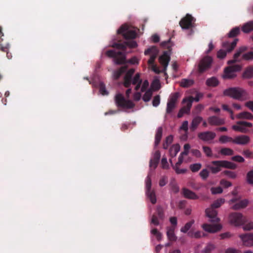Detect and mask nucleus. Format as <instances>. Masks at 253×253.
<instances>
[{"instance_id":"nucleus-1","label":"nucleus","mask_w":253,"mask_h":253,"mask_svg":"<svg viewBox=\"0 0 253 253\" xmlns=\"http://www.w3.org/2000/svg\"><path fill=\"white\" fill-rule=\"evenodd\" d=\"M134 72V70L131 69L126 74L124 85L126 87H129L131 84L134 85L135 92L133 94L134 100L138 101L141 97V93L145 92L142 99L145 102L149 101L152 95V90H157L160 87V82L156 79L153 81L151 88L149 87V82L147 80H142L140 79V74L137 73L133 78L132 76Z\"/></svg>"},{"instance_id":"nucleus-2","label":"nucleus","mask_w":253,"mask_h":253,"mask_svg":"<svg viewBox=\"0 0 253 253\" xmlns=\"http://www.w3.org/2000/svg\"><path fill=\"white\" fill-rule=\"evenodd\" d=\"M158 49L155 46H152L144 51L145 55L150 56V59L148 61L149 68L155 73L158 74L162 71L154 63V61L158 55ZM170 52L165 51L159 58L160 63L163 66L162 71L165 72L168 66L170 60Z\"/></svg>"},{"instance_id":"nucleus-3","label":"nucleus","mask_w":253,"mask_h":253,"mask_svg":"<svg viewBox=\"0 0 253 253\" xmlns=\"http://www.w3.org/2000/svg\"><path fill=\"white\" fill-rule=\"evenodd\" d=\"M224 95L228 96L235 99L244 100L248 98V93L247 91L240 87H231L225 90Z\"/></svg>"},{"instance_id":"nucleus-4","label":"nucleus","mask_w":253,"mask_h":253,"mask_svg":"<svg viewBox=\"0 0 253 253\" xmlns=\"http://www.w3.org/2000/svg\"><path fill=\"white\" fill-rule=\"evenodd\" d=\"M137 30L135 28L125 24L118 29L117 32L122 34L126 39H134L136 37Z\"/></svg>"},{"instance_id":"nucleus-5","label":"nucleus","mask_w":253,"mask_h":253,"mask_svg":"<svg viewBox=\"0 0 253 253\" xmlns=\"http://www.w3.org/2000/svg\"><path fill=\"white\" fill-rule=\"evenodd\" d=\"M228 221L234 226H240L245 222L246 218L240 212H232L229 214Z\"/></svg>"},{"instance_id":"nucleus-6","label":"nucleus","mask_w":253,"mask_h":253,"mask_svg":"<svg viewBox=\"0 0 253 253\" xmlns=\"http://www.w3.org/2000/svg\"><path fill=\"white\" fill-rule=\"evenodd\" d=\"M115 101L117 106L124 109H130L134 106V104L132 101L126 100L123 95L120 93L116 95Z\"/></svg>"},{"instance_id":"nucleus-7","label":"nucleus","mask_w":253,"mask_h":253,"mask_svg":"<svg viewBox=\"0 0 253 253\" xmlns=\"http://www.w3.org/2000/svg\"><path fill=\"white\" fill-rule=\"evenodd\" d=\"M253 126L251 123L245 121H238L235 125L232 126V128L238 132L242 133H246L249 131V128Z\"/></svg>"},{"instance_id":"nucleus-8","label":"nucleus","mask_w":253,"mask_h":253,"mask_svg":"<svg viewBox=\"0 0 253 253\" xmlns=\"http://www.w3.org/2000/svg\"><path fill=\"white\" fill-rule=\"evenodd\" d=\"M241 67L239 65H234L227 67L224 70L223 78L225 79H229L236 76V72L241 70Z\"/></svg>"},{"instance_id":"nucleus-9","label":"nucleus","mask_w":253,"mask_h":253,"mask_svg":"<svg viewBox=\"0 0 253 253\" xmlns=\"http://www.w3.org/2000/svg\"><path fill=\"white\" fill-rule=\"evenodd\" d=\"M146 193L148 198L150 199L152 204L156 202V198L155 194L153 191L151 190V180L150 174H148L145 180Z\"/></svg>"},{"instance_id":"nucleus-10","label":"nucleus","mask_w":253,"mask_h":253,"mask_svg":"<svg viewBox=\"0 0 253 253\" xmlns=\"http://www.w3.org/2000/svg\"><path fill=\"white\" fill-rule=\"evenodd\" d=\"M228 203L231 206L232 209L237 210L246 207L249 204V202L246 199L237 201L235 199H232L229 201Z\"/></svg>"},{"instance_id":"nucleus-11","label":"nucleus","mask_w":253,"mask_h":253,"mask_svg":"<svg viewBox=\"0 0 253 253\" xmlns=\"http://www.w3.org/2000/svg\"><path fill=\"white\" fill-rule=\"evenodd\" d=\"M106 54L109 57H115L116 59L115 62L116 64H122L126 61L125 55L120 52H116L115 50H109L107 52Z\"/></svg>"},{"instance_id":"nucleus-12","label":"nucleus","mask_w":253,"mask_h":253,"mask_svg":"<svg viewBox=\"0 0 253 253\" xmlns=\"http://www.w3.org/2000/svg\"><path fill=\"white\" fill-rule=\"evenodd\" d=\"M202 228L206 232L209 233H216L219 231L222 228V225L216 222V224H204L202 226Z\"/></svg>"},{"instance_id":"nucleus-13","label":"nucleus","mask_w":253,"mask_h":253,"mask_svg":"<svg viewBox=\"0 0 253 253\" xmlns=\"http://www.w3.org/2000/svg\"><path fill=\"white\" fill-rule=\"evenodd\" d=\"M194 22V18L191 15L187 14L180 20L179 24L182 29H187L193 26Z\"/></svg>"},{"instance_id":"nucleus-14","label":"nucleus","mask_w":253,"mask_h":253,"mask_svg":"<svg viewBox=\"0 0 253 253\" xmlns=\"http://www.w3.org/2000/svg\"><path fill=\"white\" fill-rule=\"evenodd\" d=\"M212 61V58L210 56H207L202 59L198 65L199 71L202 73L209 69L211 67Z\"/></svg>"},{"instance_id":"nucleus-15","label":"nucleus","mask_w":253,"mask_h":253,"mask_svg":"<svg viewBox=\"0 0 253 253\" xmlns=\"http://www.w3.org/2000/svg\"><path fill=\"white\" fill-rule=\"evenodd\" d=\"M243 244L247 247H253V233H249L239 235Z\"/></svg>"},{"instance_id":"nucleus-16","label":"nucleus","mask_w":253,"mask_h":253,"mask_svg":"<svg viewBox=\"0 0 253 253\" xmlns=\"http://www.w3.org/2000/svg\"><path fill=\"white\" fill-rule=\"evenodd\" d=\"M206 215L211 222H219L220 221V219L217 217V211L211 207L206 210Z\"/></svg>"},{"instance_id":"nucleus-17","label":"nucleus","mask_w":253,"mask_h":253,"mask_svg":"<svg viewBox=\"0 0 253 253\" xmlns=\"http://www.w3.org/2000/svg\"><path fill=\"white\" fill-rule=\"evenodd\" d=\"M250 138L246 135H240L236 136L233 140V143L238 145H245L249 143Z\"/></svg>"},{"instance_id":"nucleus-18","label":"nucleus","mask_w":253,"mask_h":253,"mask_svg":"<svg viewBox=\"0 0 253 253\" xmlns=\"http://www.w3.org/2000/svg\"><path fill=\"white\" fill-rule=\"evenodd\" d=\"M216 136V134L212 131H205L199 133V138L203 141L210 142Z\"/></svg>"},{"instance_id":"nucleus-19","label":"nucleus","mask_w":253,"mask_h":253,"mask_svg":"<svg viewBox=\"0 0 253 253\" xmlns=\"http://www.w3.org/2000/svg\"><path fill=\"white\" fill-rule=\"evenodd\" d=\"M182 103L184 105L181 110H183L184 114H189L193 103V98L191 96L187 97L183 99Z\"/></svg>"},{"instance_id":"nucleus-20","label":"nucleus","mask_w":253,"mask_h":253,"mask_svg":"<svg viewBox=\"0 0 253 253\" xmlns=\"http://www.w3.org/2000/svg\"><path fill=\"white\" fill-rule=\"evenodd\" d=\"M112 46L113 47H116L118 49H122V50L125 51L126 46L130 48H135L137 47V44L136 42L132 41L126 42L125 43L115 44Z\"/></svg>"},{"instance_id":"nucleus-21","label":"nucleus","mask_w":253,"mask_h":253,"mask_svg":"<svg viewBox=\"0 0 253 253\" xmlns=\"http://www.w3.org/2000/svg\"><path fill=\"white\" fill-rule=\"evenodd\" d=\"M219 162L220 161H212L207 166L212 173H216L221 170V166Z\"/></svg>"},{"instance_id":"nucleus-22","label":"nucleus","mask_w":253,"mask_h":253,"mask_svg":"<svg viewBox=\"0 0 253 253\" xmlns=\"http://www.w3.org/2000/svg\"><path fill=\"white\" fill-rule=\"evenodd\" d=\"M246 46H243L241 47L234 54L233 59L228 61V64H230L239 61L240 59L239 58V57L243 54V53L245 50H246Z\"/></svg>"},{"instance_id":"nucleus-23","label":"nucleus","mask_w":253,"mask_h":253,"mask_svg":"<svg viewBox=\"0 0 253 253\" xmlns=\"http://www.w3.org/2000/svg\"><path fill=\"white\" fill-rule=\"evenodd\" d=\"M160 156V153L159 151H156L153 154V157L150 161L149 166L151 169H155L157 167Z\"/></svg>"},{"instance_id":"nucleus-24","label":"nucleus","mask_w":253,"mask_h":253,"mask_svg":"<svg viewBox=\"0 0 253 253\" xmlns=\"http://www.w3.org/2000/svg\"><path fill=\"white\" fill-rule=\"evenodd\" d=\"M158 217L153 216L151 219V223L154 225H158L160 223V220H163L164 218V214L163 210L161 208L158 209Z\"/></svg>"},{"instance_id":"nucleus-25","label":"nucleus","mask_w":253,"mask_h":253,"mask_svg":"<svg viewBox=\"0 0 253 253\" xmlns=\"http://www.w3.org/2000/svg\"><path fill=\"white\" fill-rule=\"evenodd\" d=\"M209 123L212 126H219L224 124V120L215 116H211L208 118Z\"/></svg>"},{"instance_id":"nucleus-26","label":"nucleus","mask_w":253,"mask_h":253,"mask_svg":"<svg viewBox=\"0 0 253 253\" xmlns=\"http://www.w3.org/2000/svg\"><path fill=\"white\" fill-rule=\"evenodd\" d=\"M183 148L184 151L182 153H181L180 155L178 157V165L181 164L183 163V157L184 156L188 155L189 152V150L191 148V146L189 144L187 143L184 145Z\"/></svg>"},{"instance_id":"nucleus-27","label":"nucleus","mask_w":253,"mask_h":253,"mask_svg":"<svg viewBox=\"0 0 253 253\" xmlns=\"http://www.w3.org/2000/svg\"><path fill=\"white\" fill-rule=\"evenodd\" d=\"M182 192L183 196L186 198L192 200H196L199 198L198 196H197L194 192L186 188H184L183 189Z\"/></svg>"},{"instance_id":"nucleus-28","label":"nucleus","mask_w":253,"mask_h":253,"mask_svg":"<svg viewBox=\"0 0 253 253\" xmlns=\"http://www.w3.org/2000/svg\"><path fill=\"white\" fill-rule=\"evenodd\" d=\"M237 41L238 40L235 39L232 42H223L222 48L228 52H231L236 46Z\"/></svg>"},{"instance_id":"nucleus-29","label":"nucleus","mask_w":253,"mask_h":253,"mask_svg":"<svg viewBox=\"0 0 253 253\" xmlns=\"http://www.w3.org/2000/svg\"><path fill=\"white\" fill-rule=\"evenodd\" d=\"M220 162L219 163L220 164L221 168H223L234 169L237 167L236 164L230 161L220 160Z\"/></svg>"},{"instance_id":"nucleus-30","label":"nucleus","mask_w":253,"mask_h":253,"mask_svg":"<svg viewBox=\"0 0 253 253\" xmlns=\"http://www.w3.org/2000/svg\"><path fill=\"white\" fill-rule=\"evenodd\" d=\"M236 119H246V120H253V115L248 112H243L239 113L236 116Z\"/></svg>"},{"instance_id":"nucleus-31","label":"nucleus","mask_w":253,"mask_h":253,"mask_svg":"<svg viewBox=\"0 0 253 253\" xmlns=\"http://www.w3.org/2000/svg\"><path fill=\"white\" fill-rule=\"evenodd\" d=\"M180 146L178 144H175L172 145L169 149V154L170 156L174 157L177 155V153L180 151Z\"/></svg>"},{"instance_id":"nucleus-32","label":"nucleus","mask_w":253,"mask_h":253,"mask_svg":"<svg viewBox=\"0 0 253 253\" xmlns=\"http://www.w3.org/2000/svg\"><path fill=\"white\" fill-rule=\"evenodd\" d=\"M242 30L245 33H248L253 30V21L247 22L242 27Z\"/></svg>"},{"instance_id":"nucleus-33","label":"nucleus","mask_w":253,"mask_h":253,"mask_svg":"<svg viewBox=\"0 0 253 253\" xmlns=\"http://www.w3.org/2000/svg\"><path fill=\"white\" fill-rule=\"evenodd\" d=\"M194 84V81L192 79H184L180 82V84L183 87H188Z\"/></svg>"},{"instance_id":"nucleus-34","label":"nucleus","mask_w":253,"mask_h":253,"mask_svg":"<svg viewBox=\"0 0 253 253\" xmlns=\"http://www.w3.org/2000/svg\"><path fill=\"white\" fill-rule=\"evenodd\" d=\"M219 153L223 156H231L233 155L234 151L229 148H223L220 149Z\"/></svg>"},{"instance_id":"nucleus-35","label":"nucleus","mask_w":253,"mask_h":253,"mask_svg":"<svg viewBox=\"0 0 253 253\" xmlns=\"http://www.w3.org/2000/svg\"><path fill=\"white\" fill-rule=\"evenodd\" d=\"M167 235L168 238L169 240L175 241L176 239V237L174 233V228H169L167 229Z\"/></svg>"},{"instance_id":"nucleus-36","label":"nucleus","mask_w":253,"mask_h":253,"mask_svg":"<svg viewBox=\"0 0 253 253\" xmlns=\"http://www.w3.org/2000/svg\"><path fill=\"white\" fill-rule=\"evenodd\" d=\"M218 81L215 77H212L208 79L206 81V84L210 86H215L218 84Z\"/></svg>"},{"instance_id":"nucleus-37","label":"nucleus","mask_w":253,"mask_h":253,"mask_svg":"<svg viewBox=\"0 0 253 253\" xmlns=\"http://www.w3.org/2000/svg\"><path fill=\"white\" fill-rule=\"evenodd\" d=\"M225 202V200L223 198H220L215 201L211 205V207L215 209L219 208L222 205H223Z\"/></svg>"},{"instance_id":"nucleus-38","label":"nucleus","mask_w":253,"mask_h":253,"mask_svg":"<svg viewBox=\"0 0 253 253\" xmlns=\"http://www.w3.org/2000/svg\"><path fill=\"white\" fill-rule=\"evenodd\" d=\"M162 135V128L161 127H159L157 129L156 134L155 135V145H158L159 143L161 137Z\"/></svg>"},{"instance_id":"nucleus-39","label":"nucleus","mask_w":253,"mask_h":253,"mask_svg":"<svg viewBox=\"0 0 253 253\" xmlns=\"http://www.w3.org/2000/svg\"><path fill=\"white\" fill-rule=\"evenodd\" d=\"M202 121V118L200 117H197L193 119L191 123V128L193 129H195L198 125Z\"/></svg>"},{"instance_id":"nucleus-40","label":"nucleus","mask_w":253,"mask_h":253,"mask_svg":"<svg viewBox=\"0 0 253 253\" xmlns=\"http://www.w3.org/2000/svg\"><path fill=\"white\" fill-rule=\"evenodd\" d=\"M151 234L152 237H154L156 239L160 241L162 239V234L158 231L156 229H152L151 230Z\"/></svg>"},{"instance_id":"nucleus-41","label":"nucleus","mask_w":253,"mask_h":253,"mask_svg":"<svg viewBox=\"0 0 253 253\" xmlns=\"http://www.w3.org/2000/svg\"><path fill=\"white\" fill-rule=\"evenodd\" d=\"M179 94L177 92L171 94L168 102L176 105L177 99L179 97Z\"/></svg>"},{"instance_id":"nucleus-42","label":"nucleus","mask_w":253,"mask_h":253,"mask_svg":"<svg viewBox=\"0 0 253 253\" xmlns=\"http://www.w3.org/2000/svg\"><path fill=\"white\" fill-rule=\"evenodd\" d=\"M126 70V67H122L119 70L114 72L113 73V77L115 79L119 78L120 76Z\"/></svg>"},{"instance_id":"nucleus-43","label":"nucleus","mask_w":253,"mask_h":253,"mask_svg":"<svg viewBox=\"0 0 253 253\" xmlns=\"http://www.w3.org/2000/svg\"><path fill=\"white\" fill-rule=\"evenodd\" d=\"M233 139L226 135H222L219 137V141L221 143H226L232 142L233 143Z\"/></svg>"},{"instance_id":"nucleus-44","label":"nucleus","mask_w":253,"mask_h":253,"mask_svg":"<svg viewBox=\"0 0 253 253\" xmlns=\"http://www.w3.org/2000/svg\"><path fill=\"white\" fill-rule=\"evenodd\" d=\"M222 174L227 176L228 177L235 179L237 177V173L232 171L225 170L222 172Z\"/></svg>"},{"instance_id":"nucleus-45","label":"nucleus","mask_w":253,"mask_h":253,"mask_svg":"<svg viewBox=\"0 0 253 253\" xmlns=\"http://www.w3.org/2000/svg\"><path fill=\"white\" fill-rule=\"evenodd\" d=\"M194 220H192L190 221L187 222L184 227H182L180 229V231L182 232L186 233L187 232L190 228L191 227L192 225L194 224Z\"/></svg>"},{"instance_id":"nucleus-46","label":"nucleus","mask_w":253,"mask_h":253,"mask_svg":"<svg viewBox=\"0 0 253 253\" xmlns=\"http://www.w3.org/2000/svg\"><path fill=\"white\" fill-rule=\"evenodd\" d=\"M243 76L245 78H251L253 76V68H248L244 72Z\"/></svg>"},{"instance_id":"nucleus-47","label":"nucleus","mask_w":253,"mask_h":253,"mask_svg":"<svg viewBox=\"0 0 253 253\" xmlns=\"http://www.w3.org/2000/svg\"><path fill=\"white\" fill-rule=\"evenodd\" d=\"M173 136L172 135L168 136L165 140V143L163 144V148L165 149L168 148V146L169 144H170L173 141Z\"/></svg>"},{"instance_id":"nucleus-48","label":"nucleus","mask_w":253,"mask_h":253,"mask_svg":"<svg viewBox=\"0 0 253 253\" xmlns=\"http://www.w3.org/2000/svg\"><path fill=\"white\" fill-rule=\"evenodd\" d=\"M202 232L199 231L196 232H189L188 233V235L189 237L195 238H200L202 237Z\"/></svg>"},{"instance_id":"nucleus-49","label":"nucleus","mask_w":253,"mask_h":253,"mask_svg":"<svg viewBox=\"0 0 253 253\" xmlns=\"http://www.w3.org/2000/svg\"><path fill=\"white\" fill-rule=\"evenodd\" d=\"M243 229L244 231H250L253 230V221H251L243 224Z\"/></svg>"},{"instance_id":"nucleus-50","label":"nucleus","mask_w":253,"mask_h":253,"mask_svg":"<svg viewBox=\"0 0 253 253\" xmlns=\"http://www.w3.org/2000/svg\"><path fill=\"white\" fill-rule=\"evenodd\" d=\"M240 33V29L238 27H236L232 29L228 34L229 37H234L238 35Z\"/></svg>"},{"instance_id":"nucleus-51","label":"nucleus","mask_w":253,"mask_h":253,"mask_svg":"<svg viewBox=\"0 0 253 253\" xmlns=\"http://www.w3.org/2000/svg\"><path fill=\"white\" fill-rule=\"evenodd\" d=\"M202 165L200 163H196L190 166V169L193 172L198 171L201 168Z\"/></svg>"},{"instance_id":"nucleus-52","label":"nucleus","mask_w":253,"mask_h":253,"mask_svg":"<svg viewBox=\"0 0 253 253\" xmlns=\"http://www.w3.org/2000/svg\"><path fill=\"white\" fill-rule=\"evenodd\" d=\"M203 150L204 152L205 153V155L207 157H212V150L211 148L207 146H203Z\"/></svg>"},{"instance_id":"nucleus-53","label":"nucleus","mask_w":253,"mask_h":253,"mask_svg":"<svg viewBox=\"0 0 253 253\" xmlns=\"http://www.w3.org/2000/svg\"><path fill=\"white\" fill-rule=\"evenodd\" d=\"M181 164L178 165V162L176 163L175 166L174 167V169L175 170V172L177 174H181L184 173L186 172L187 169H180L178 167Z\"/></svg>"},{"instance_id":"nucleus-54","label":"nucleus","mask_w":253,"mask_h":253,"mask_svg":"<svg viewBox=\"0 0 253 253\" xmlns=\"http://www.w3.org/2000/svg\"><path fill=\"white\" fill-rule=\"evenodd\" d=\"M99 92L100 94H101L103 95L108 94V92L107 90L106 89L105 86L103 83H101L99 84Z\"/></svg>"},{"instance_id":"nucleus-55","label":"nucleus","mask_w":253,"mask_h":253,"mask_svg":"<svg viewBox=\"0 0 253 253\" xmlns=\"http://www.w3.org/2000/svg\"><path fill=\"white\" fill-rule=\"evenodd\" d=\"M200 175L203 179L205 180L209 176V172L207 169H203L200 172Z\"/></svg>"},{"instance_id":"nucleus-56","label":"nucleus","mask_w":253,"mask_h":253,"mask_svg":"<svg viewBox=\"0 0 253 253\" xmlns=\"http://www.w3.org/2000/svg\"><path fill=\"white\" fill-rule=\"evenodd\" d=\"M211 192L212 194H217L222 193L223 190L221 187H212L211 189Z\"/></svg>"},{"instance_id":"nucleus-57","label":"nucleus","mask_w":253,"mask_h":253,"mask_svg":"<svg viewBox=\"0 0 253 253\" xmlns=\"http://www.w3.org/2000/svg\"><path fill=\"white\" fill-rule=\"evenodd\" d=\"M176 105L168 102L167 106V114H170L175 108Z\"/></svg>"},{"instance_id":"nucleus-58","label":"nucleus","mask_w":253,"mask_h":253,"mask_svg":"<svg viewBox=\"0 0 253 253\" xmlns=\"http://www.w3.org/2000/svg\"><path fill=\"white\" fill-rule=\"evenodd\" d=\"M227 52L226 50L222 48L217 52V56L218 58L222 59L226 56Z\"/></svg>"},{"instance_id":"nucleus-59","label":"nucleus","mask_w":253,"mask_h":253,"mask_svg":"<svg viewBox=\"0 0 253 253\" xmlns=\"http://www.w3.org/2000/svg\"><path fill=\"white\" fill-rule=\"evenodd\" d=\"M220 184L225 188H227L232 186L231 182L224 179H221L220 181Z\"/></svg>"},{"instance_id":"nucleus-60","label":"nucleus","mask_w":253,"mask_h":253,"mask_svg":"<svg viewBox=\"0 0 253 253\" xmlns=\"http://www.w3.org/2000/svg\"><path fill=\"white\" fill-rule=\"evenodd\" d=\"M161 167L163 169H168L169 168V165L166 158H163L161 160Z\"/></svg>"},{"instance_id":"nucleus-61","label":"nucleus","mask_w":253,"mask_h":253,"mask_svg":"<svg viewBox=\"0 0 253 253\" xmlns=\"http://www.w3.org/2000/svg\"><path fill=\"white\" fill-rule=\"evenodd\" d=\"M231 160L232 161H235L237 162H239V163H243L245 162V159L243 157H242L240 155H236V156L232 157L231 158Z\"/></svg>"},{"instance_id":"nucleus-62","label":"nucleus","mask_w":253,"mask_h":253,"mask_svg":"<svg viewBox=\"0 0 253 253\" xmlns=\"http://www.w3.org/2000/svg\"><path fill=\"white\" fill-rule=\"evenodd\" d=\"M243 155L248 158H253V152L248 149L245 150L242 152Z\"/></svg>"},{"instance_id":"nucleus-63","label":"nucleus","mask_w":253,"mask_h":253,"mask_svg":"<svg viewBox=\"0 0 253 253\" xmlns=\"http://www.w3.org/2000/svg\"><path fill=\"white\" fill-rule=\"evenodd\" d=\"M243 59L245 60H251L253 59V52L252 51L249 52L245 54H243L242 57Z\"/></svg>"},{"instance_id":"nucleus-64","label":"nucleus","mask_w":253,"mask_h":253,"mask_svg":"<svg viewBox=\"0 0 253 253\" xmlns=\"http://www.w3.org/2000/svg\"><path fill=\"white\" fill-rule=\"evenodd\" d=\"M247 181L249 183L253 184V170L248 173Z\"/></svg>"}]
</instances>
